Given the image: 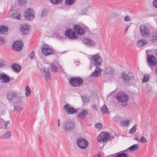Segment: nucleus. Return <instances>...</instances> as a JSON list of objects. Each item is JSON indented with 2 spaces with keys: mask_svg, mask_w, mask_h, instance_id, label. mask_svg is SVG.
<instances>
[{
  "mask_svg": "<svg viewBox=\"0 0 157 157\" xmlns=\"http://www.w3.org/2000/svg\"><path fill=\"white\" fill-rule=\"evenodd\" d=\"M75 125L74 123L70 121H66L63 123V129L66 132H70L74 129Z\"/></svg>",
  "mask_w": 157,
  "mask_h": 157,
  "instance_id": "obj_1",
  "label": "nucleus"
},
{
  "mask_svg": "<svg viewBox=\"0 0 157 157\" xmlns=\"http://www.w3.org/2000/svg\"><path fill=\"white\" fill-rule=\"evenodd\" d=\"M41 50L45 56L52 55L54 53V49L46 44H43L41 46Z\"/></svg>",
  "mask_w": 157,
  "mask_h": 157,
  "instance_id": "obj_2",
  "label": "nucleus"
},
{
  "mask_svg": "<svg viewBox=\"0 0 157 157\" xmlns=\"http://www.w3.org/2000/svg\"><path fill=\"white\" fill-rule=\"evenodd\" d=\"M83 82V80L78 77L71 78L69 80V83L70 85L75 87L79 86L82 84Z\"/></svg>",
  "mask_w": 157,
  "mask_h": 157,
  "instance_id": "obj_3",
  "label": "nucleus"
},
{
  "mask_svg": "<svg viewBox=\"0 0 157 157\" xmlns=\"http://www.w3.org/2000/svg\"><path fill=\"white\" fill-rule=\"evenodd\" d=\"M147 62L148 66L153 70L154 66H155L157 63L156 58L153 55H148L147 58Z\"/></svg>",
  "mask_w": 157,
  "mask_h": 157,
  "instance_id": "obj_4",
  "label": "nucleus"
},
{
  "mask_svg": "<svg viewBox=\"0 0 157 157\" xmlns=\"http://www.w3.org/2000/svg\"><path fill=\"white\" fill-rule=\"evenodd\" d=\"M110 135L107 132H103L100 133L97 138L98 142H105L107 140L110 139Z\"/></svg>",
  "mask_w": 157,
  "mask_h": 157,
  "instance_id": "obj_5",
  "label": "nucleus"
},
{
  "mask_svg": "<svg viewBox=\"0 0 157 157\" xmlns=\"http://www.w3.org/2000/svg\"><path fill=\"white\" fill-rule=\"evenodd\" d=\"M141 34L144 38H146L149 36L150 31L149 29L144 25H141L140 26Z\"/></svg>",
  "mask_w": 157,
  "mask_h": 157,
  "instance_id": "obj_6",
  "label": "nucleus"
},
{
  "mask_svg": "<svg viewBox=\"0 0 157 157\" xmlns=\"http://www.w3.org/2000/svg\"><path fill=\"white\" fill-rule=\"evenodd\" d=\"M25 18L28 20H33L35 18V13L33 9L29 8L26 10L24 13Z\"/></svg>",
  "mask_w": 157,
  "mask_h": 157,
  "instance_id": "obj_7",
  "label": "nucleus"
},
{
  "mask_svg": "<svg viewBox=\"0 0 157 157\" xmlns=\"http://www.w3.org/2000/svg\"><path fill=\"white\" fill-rule=\"evenodd\" d=\"M76 143L79 147L82 149L86 148L88 145L87 141L83 138H78L76 141Z\"/></svg>",
  "mask_w": 157,
  "mask_h": 157,
  "instance_id": "obj_8",
  "label": "nucleus"
},
{
  "mask_svg": "<svg viewBox=\"0 0 157 157\" xmlns=\"http://www.w3.org/2000/svg\"><path fill=\"white\" fill-rule=\"evenodd\" d=\"M91 56V59L93 60L94 66L98 67L101 65L102 59L98 54L95 55Z\"/></svg>",
  "mask_w": 157,
  "mask_h": 157,
  "instance_id": "obj_9",
  "label": "nucleus"
},
{
  "mask_svg": "<svg viewBox=\"0 0 157 157\" xmlns=\"http://www.w3.org/2000/svg\"><path fill=\"white\" fill-rule=\"evenodd\" d=\"M116 98L121 103H124L128 101V97L127 94L124 93H118L116 96Z\"/></svg>",
  "mask_w": 157,
  "mask_h": 157,
  "instance_id": "obj_10",
  "label": "nucleus"
},
{
  "mask_svg": "<svg viewBox=\"0 0 157 157\" xmlns=\"http://www.w3.org/2000/svg\"><path fill=\"white\" fill-rule=\"evenodd\" d=\"M63 110L68 114H72L77 113L78 109L70 106L68 104L64 106Z\"/></svg>",
  "mask_w": 157,
  "mask_h": 157,
  "instance_id": "obj_11",
  "label": "nucleus"
},
{
  "mask_svg": "<svg viewBox=\"0 0 157 157\" xmlns=\"http://www.w3.org/2000/svg\"><path fill=\"white\" fill-rule=\"evenodd\" d=\"M65 34L70 39L74 40L77 38V35H75V33L72 29L67 30L65 33Z\"/></svg>",
  "mask_w": 157,
  "mask_h": 157,
  "instance_id": "obj_12",
  "label": "nucleus"
},
{
  "mask_svg": "<svg viewBox=\"0 0 157 157\" xmlns=\"http://www.w3.org/2000/svg\"><path fill=\"white\" fill-rule=\"evenodd\" d=\"M121 76L124 82L125 83L129 81L133 77L131 73L128 72H123L121 74Z\"/></svg>",
  "mask_w": 157,
  "mask_h": 157,
  "instance_id": "obj_13",
  "label": "nucleus"
},
{
  "mask_svg": "<svg viewBox=\"0 0 157 157\" xmlns=\"http://www.w3.org/2000/svg\"><path fill=\"white\" fill-rule=\"evenodd\" d=\"M23 44L19 41L14 42L13 44L12 47L13 49L16 51H20L23 48Z\"/></svg>",
  "mask_w": 157,
  "mask_h": 157,
  "instance_id": "obj_14",
  "label": "nucleus"
},
{
  "mask_svg": "<svg viewBox=\"0 0 157 157\" xmlns=\"http://www.w3.org/2000/svg\"><path fill=\"white\" fill-rule=\"evenodd\" d=\"M74 30L78 34L80 35L85 34L84 29L78 25H75L73 27Z\"/></svg>",
  "mask_w": 157,
  "mask_h": 157,
  "instance_id": "obj_15",
  "label": "nucleus"
},
{
  "mask_svg": "<svg viewBox=\"0 0 157 157\" xmlns=\"http://www.w3.org/2000/svg\"><path fill=\"white\" fill-rule=\"evenodd\" d=\"M41 72L42 75L46 79L49 78L50 73L49 69L48 68H44L43 69V72L42 71H41Z\"/></svg>",
  "mask_w": 157,
  "mask_h": 157,
  "instance_id": "obj_16",
  "label": "nucleus"
},
{
  "mask_svg": "<svg viewBox=\"0 0 157 157\" xmlns=\"http://www.w3.org/2000/svg\"><path fill=\"white\" fill-rule=\"evenodd\" d=\"M3 80L4 83H7L10 81V76L5 73H1L0 74V80Z\"/></svg>",
  "mask_w": 157,
  "mask_h": 157,
  "instance_id": "obj_17",
  "label": "nucleus"
},
{
  "mask_svg": "<svg viewBox=\"0 0 157 157\" xmlns=\"http://www.w3.org/2000/svg\"><path fill=\"white\" fill-rule=\"evenodd\" d=\"M102 69H101L100 67H97L95 70L92 73V76L94 77H97L101 75Z\"/></svg>",
  "mask_w": 157,
  "mask_h": 157,
  "instance_id": "obj_18",
  "label": "nucleus"
},
{
  "mask_svg": "<svg viewBox=\"0 0 157 157\" xmlns=\"http://www.w3.org/2000/svg\"><path fill=\"white\" fill-rule=\"evenodd\" d=\"M17 94L14 91H10L8 92L7 94V97L9 101H11L12 99L17 97Z\"/></svg>",
  "mask_w": 157,
  "mask_h": 157,
  "instance_id": "obj_19",
  "label": "nucleus"
},
{
  "mask_svg": "<svg viewBox=\"0 0 157 157\" xmlns=\"http://www.w3.org/2000/svg\"><path fill=\"white\" fill-rule=\"evenodd\" d=\"M11 68L13 71L17 73L19 72L21 68V66L20 65L16 63L12 64Z\"/></svg>",
  "mask_w": 157,
  "mask_h": 157,
  "instance_id": "obj_20",
  "label": "nucleus"
},
{
  "mask_svg": "<svg viewBox=\"0 0 157 157\" xmlns=\"http://www.w3.org/2000/svg\"><path fill=\"white\" fill-rule=\"evenodd\" d=\"M88 114V111L85 109H82L79 112L78 117L81 118H83Z\"/></svg>",
  "mask_w": 157,
  "mask_h": 157,
  "instance_id": "obj_21",
  "label": "nucleus"
},
{
  "mask_svg": "<svg viewBox=\"0 0 157 157\" xmlns=\"http://www.w3.org/2000/svg\"><path fill=\"white\" fill-rule=\"evenodd\" d=\"M147 43L146 40L144 39H142L139 40L136 43V46L138 48H140L145 45Z\"/></svg>",
  "mask_w": 157,
  "mask_h": 157,
  "instance_id": "obj_22",
  "label": "nucleus"
},
{
  "mask_svg": "<svg viewBox=\"0 0 157 157\" xmlns=\"http://www.w3.org/2000/svg\"><path fill=\"white\" fill-rule=\"evenodd\" d=\"M21 16L20 13L17 10H14L13 11L11 17H12L18 20L20 19Z\"/></svg>",
  "mask_w": 157,
  "mask_h": 157,
  "instance_id": "obj_23",
  "label": "nucleus"
},
{
  "mask_svg": "<svg viewBox=\"0 0 157 157\" xmlns=\"http://www.w3.org/2000/svg\"><path fill=\"white\" fill-rule=\"evenodd\" d=\"M8 28L4 25L0 26V34H5L7 32Z\"/></svg>",
  "mask_w": 157,
  "mask_h": 157,
  "instance_id": "obj_24",
  "label": "nucleus"
},
{
  "mask_svg": "<svg viewBox=\"0 0 157 157\" xmlns=\"http://www.w3.org/2000/svg\"><path fill=\"white\" fill-rule=\"evenodd\" d=\"M83 43L88 46H92L95 44V42L92 40H89L88 39H84Z\"/></svg>",
  "mask_w": 157,
  "mask_h": 157,
  "instance_id": "obj_25",
  "label": "nucleus"
},
{
  "mask_svg": "<svg viewBox=\"0 0 157 157\" xmlns=\"http://www.w3.org/2000/svg\"><path fill=\"white\" fill-rule=\"evenodd\" d=\"M21 31L23 34H26L28 33V27L26 25H22Z\"/></svg>",
  "mask_w": 157,
  "mask_h": 157,
  "instance_id": "obj_26",
  "label": "nucleus"
},
{
  "mask_svg": "<svg viewBox=\"0 0 157 157\" xmlns=\"http://www.w3.org/2000/svg\"><path fill=\"white\" fill-rule=\"evenodd\" d=\"M114 157H128V156L127 154L124 152H120L115 155Z\"/></svg>",
  "mask_w": 157,
  "mask_h": 157,
  "instance_id": "obj_27",
  "label": "nucleus"
},
{
  "mask_svg": "<svg viewBox=\"0 0 157 157\" xmlns=\"http://www.w3.org/2000/svg\"><path fill=\"white\" fill-rule=\"evenodd\" d=\"M151 40L153 43H155L157 41V33H154L151 38Z\"/></svg>",
  "mask_w": 157,
  "mask_h": 157,
  "instance_id": "obj_28",
  "label": "nucleus"
},
{
  "mask_svg": "<svg viewBox=\"0 0 157 157\" xmlns=\"http://www.w3.org/2000/svg\"><path fill=\"white\" fill-rule=\"evenodd\" d=\"M139 148V145L138 144H134L129 147L128 149H129L130 151H135Z\"/></svg>",
  "mask_w": 157,
  "mask_h": 157,
  "instance_id": "obj_29",
  "label": "nucleus"
},
{
  "mask_svg": "<svg viewBox=\"0 0 157 157\" xmlns=\"http://www.w3.org/2000/svg\"><path fill=\"white\" fill-rule=\"evenodd\" d=\"M101 112L103 113H107L108 114L109 112L108 110V108L105 105H104L101 108Z\"/></svg>",
  "mask_w": 157,
  "mask_h": 157,
  "instance_id": "obj_30",
  "label": "nucleus"
},
{
  "mask_svg": "<svg viewBox=\"0 0 157 157\" xmlns=\"http://www.w3.org/2000/svg\"><path fill=\"white\" fill-rule=\"evenodd\" d=\"M48 11L46 9H44L40 14L41 17H43L48 15Z\"/></svg>",
  "mask_w": 157,
  "mask_h": 157,
  "instance_id": "obj_31",
  "label": "nucleus"
},
{
  "mask_svg": "<svg viewBox=\"0 0 157 157\" xmlns=\"http://www.w3.org/2000/svg\"><path fill=\"white\" fill-rule=\"evenodd\" d=\"M130 121L128 119L125 120L121 122V124L122 126H127L129 125Z\"/></svg>",
  "mask_w": 157,
  "mask_h": 157,
  "instance_id": "obj_32",
  "label": "nucleus"
},
{
  "mask_svg": "<svg viewBox=\"0 0 157 157\" xmlns=\"http://www.w3.org/2000/svg\"><path fill=\"white\" fill-rule=\"evenodd\" d=\"M4 137L7 139H10L11 136V132L10 131H7L3 135Z\"/></svg>",
  "mask_w": 157,
  "mask_h": 157,
  "instance_id": "obj_33",
  "label": "nucleus"
},
{
  "mask_svg": "<svg viewBox=\"0 0 157 157\" xmlns=\"http://www.w3.org/2000/svg\"><path fill=\"white\" fill-rule=\"evenodd\" d=\"M25 95L26 97H28L30 94L31 90L29 89V87L27 86L26 87L25 90Z\"/></svg>",
  "mask_w": 157,
  "mask_h": 157,
  "instance_id": "obj_34",
  "label": "nucleus"
},
{
  "mask_svg": "<svg viewBox=\"0 0 157 157\" xmlns=\"http://www.w3.org/2000/svg\"><path fill=\"white\" fill-rule=\"evenodd\" d=\"M53 4H58L61 3L63 0H50Z\"/></svg>",
  "mask_w": 157,
  "mask_h": 157,
  "instance_id": "obj_35",
  "label": "nucleus"
},
{
  "mask_svg": "<svg viewBox=\"0 0 157 157\" xmlns=\"http://www.w3.org/2000/svg\"><path fill=\"white\" fill-rule=\"evenodd\" d=\"M136 124L133 126L132 128L130 129L129 133L130 134H133L134 133L136 130Z\"/></svg>",
  "mask_w": 157,
  "mask_h": 157,
  "instance_id": "obj_36",
  "label": "nucleus"
},
{
  "mask_svg": "<svg viewBox=\"0 0 157 157\" xmlns=\"http://www.w3.org/2000/svg\"><path fill=\"white\" fill-rule=\"evenodd\" d=\"M75 0H66L65 3L68 5H70L73 4L75 2Z\"/></svg>",
  "mask_w": 157,
  "mask_h": 157,
  "instance_id": "obj_37",
  "label": "nucleus"
},
{
  "mask_svg": "<svg viewBox=\"0 0 157 157\" xmlns=\"http://www.w3.org/2000/svg\"><path fill=\"white\" fill-rule=\"evenodd\" d=\"M51 67H52V71H54V72H55L57 71V68L54 64H51Z\"/></svg>",
  "mask_w": 157,
  "mask_h": 157,
  "instance_id": "obj_38",
  "label": "nucleus"
},
{
  "mask_svg": "<svg viewBox=\"0 0 157 157\" xmlns=\"http://www.w3.org/2000/svg\"><path fill=\"white\" fill-rule=\"evenodd\" d=\"M148 75H145L144 76L142 80V82L143 83L145 82L148 81Z\"/></svg>",
  "mask_w": 157,
  "mask_h": 157,
  "instance_id": "obj_39",
  "label": "nucleus"
},
{
  "mask_svg": "<svg viewBox=\"0 0 157 157\" xmlns=\"http://www.w3.org/2000/svg\"><path fill=\"white\" fill-rule=\"evenodd\" d=\"M26 2V0H19L18 4L19 6H22Z\"/></svg>",
  "mask_w": 157,
  "mask_h": 157,
  "instance_id": "obj_40",
  "label": "nucleus"
},
{
  "mask_svg": "<svg viewBox=\"0 0 157 157\" xmlns=\"http://www.w3.org/2000/svg\"><path fill=\"white\" fill-rule=\"evenodd\" d=\"M95 126L96 128L100 129L102 127V125L101 123H99L96 124Z\"/></svg>",
  "mask_w": 157,
  "mask_h": 157,
  "instance_id": "obj_41",
  "label": "nucleus"
},
{
  "mask_svg": "<svg viewBox=\"0 0 157 157\" xmlns=\"http://www.w3.org/2000/svg\"><path fill=\"white\" fill-rule=\"evenodd\" d=\"M147 142V140L144 136L141 137L140 139V142L145 143Z\"/></svg>",
  "mask_w": 157,
  "mask_h": 157,
  "instance_id": "obj_42",
  "label": "nucleus"
},
{
  "mask_svg": "<svg viewBox=\"0 0 157 157\" xmlns=\"http://www.w3.org/2000/svg\"><path fill=\"white\" fill-rule=\"evenodd\" d=\"M22 109V108L20 106L16 105L14 106V110L17 111H19Z\"/></svg>",
  "mask_w": 157,
  "mask_h": 157,
  "instance_id": "obj_43",
  "label": "nucleus"
},
{
  "mask_svg": "<svg viewBox=\"0 0 157 157\" xmlns=\"http://www.w3.org/2000/svg\"><path fill=\"white\" fill-rule=\"evenodd\" d=\"M87 11V10L86 9L82 10L81 12L79 13V14L80 15H82L85 14Z\"/></svg>",
  "mask_w": 157,
  "mask_h": 157,
  "instance_id": "obj_44",
  "label": "nucleus"
},
{
  "mask_svg": "<svg viewBox=\"0 0 157 157\" xmlns=\"http://www.w3.org/2000/svg\"><path fill=\"white\" fill-rule=\"evenodd\" d=\"M82 99L83 102L84 103L87 102L89 101V99L86 96H83L82 98Z\"/></svg>",
  "mask_w": 157,
  "mask_h": 157,
  "instance_id": "obj_45",
  "label": "nucleus"
},
{
  "mask_svg": "<svg viewBox=\"0 0 157 157\" xmlns=\"http://www.w3.org/2000/svg\"><path fill=\"white\" fill-rule=\"evenodd\" d=\"M112 71V69L110 67H107L106 68L105 70V71L106 73H107L109 74Z\"/></svg>",
  "mask_w": 157,
  "mask_h": 157,
  "instance_id": "obj_46",
  "label": "nucleus"
},
{
  "mask_svg": "<svg viewBox=\"0 0 157 157\" xmlns=\"http://www.w3.org/2000/svg\"><path fill=\"white\" fill-rule=\"evenodd\" d=\"M153 4L154 7L157 9V0H154L153 2Z\"/></svg>",
  "mask_w": 157,
  "mask_h": 157,
  "instance_id": "obj_47",
  "label": "nucleus"
},
{
  "mask_svg": "<svg viewBox=\"0 0 157 157\" xmlns=\"http://www.w3.org/2000/svg\"><path fill=\"white\" fill-rule=\"evenodd\" d=\"M124 20L125 21H128L131 20V17L128 15L126 16L124 18Z\"/></svg>",
  "mask_w": 157,
  "mask_h": 157,
  "instance_id": "obj_48",
  "label": "nucleus"
},
{
  "mask_svg": "<svg viewBox=\"0 0 157 157\" xmlns=\"http://www.w3.org/2000/svg\"><path fill=\"white\" fill-rule=\"evenodd\" d=\"M5 42V40L3 38L0 37V44L4 43Z\"/></svg>",
  "mask_w": 157,
  "mask_h": 157,
  "instance_id": "obj_49",
  "label": "nucleus"
},
{
  "mask_svg": "<svg viewBox=\"0 0 157 157\" xmlns=\"http://www.w3.org/2000/svg\"><path fill=\"white\" fill-rule=\"evenodd\" d=\"M34 56V52L33 51H32L30 55V57L31 59H32L33 58Z\"/></svg>",
  "mask_w": 157,
  "mask_h": 157,
  "instance_id": "obj_50",
  "label": "nucleus"
},
{
  "mask_svg": "<svg viewBox=\"0 0 157 157\" xmlns=\"http://www.w3.org/2000/svg\"><path fill=\"white\" fill-rule=\"evenodd\" d=\"M9 121H6L5 123V129H7V126L8 125V124H9Z\"/></svg>",
  "mask_w": 157,
  "mask_h": 157,
  "instance_id": "obj_51",
  "label": "nucleus"
},
{
  "mask_svg": "<svg viewBox=\"0 0 157 157\" xmlns=\"http://www.w3.org/2000/svg\"><path fill=\"white\" fill-rule=\"evenodd\" d=\"M92 108L95 110H97L98 109V108L97 106L95 104L92 105Z\"/></svg>",
  "mask_w": 157,
  "mask_h": 157,
  "instance_id": "obj_52",
  "label": "nucleus"
},
{
  "mask_svg": "<svg viewBox=\"0 0 157 157\" xmlns=\"http://www.w3.org/2000/svg\"><path fill=\"white\" fill-rule=\"evenodd\" d=\"M4 64V62L2 60H0V67H1Z\"/></svg>",
  "mask_w": 157,
  "mask_h": 157,
  "instance_id": "obj_53",
  "label": "nucleus"
},
{
  "mask_svg": "<svg viewBox=\"0 0 157 157\" xmlns=\"http://www.w3.org/2000/svg\"><path fill=\"white\" fill-rule=\"evenodd\" d=\"M129 26H130V25H127V27H126V29L125 30V33L128 30V29L129 28Z\"/></svg>",
  "mask_w": 157,
  "mask_h": 157,
  "instance_id": "obj_54",
  "label": "nucleus"
},
{
  "mask_svg": "<svg viewBox=\"0 0 157 157\" xmlns=\"http://www.w3.org/2000/svg\"><path fill=\"white\" fill-rule=\"evenodd\" d=\"M134 139L137 141L138 142H140V139H138V138H134Z\"/></svg>",
  "mask_w": 157,
  "mask_h": 157,
  "instance_id": "obj_55",
  "label": "nucleus"
},
{
  "mask_svg": "<svg viewBox=\"0 0 157 157\" xmlns=\"http://www.w3.org/2000/svg\"><path fill=\"white\" fill-rule=\"evenodd\" d=\"M58 127H59L60 126V120L59 119L57 120Z\"/></svg>",
  "mask_w": 157,
  "mask_h": 157,
  "instance_id": "obj_56",
  "label": "nucleus"
},
{
  "mask_svg": "<svg viewBox=\"0 0 157 157\" xmlns=\"http://www.w3.org/2000/svg\"><path fill=\"white\" fill-rule=\"evenodd\" d=\"M155 74L157 75V65L156 66L155 69Z\"/></svg>",
  "mask_w": 157,
  "mask_h": 157,
  "instance_id": "obj_57",
  "label": "nucleus"
},
{
  "mask_svg": "<svg viewBox=\"0 0 157 157\" xmlns=\"http://www.w3.org/2000/svg\"><path fill=\"white\" fill-rule=\"evenodd\" d=\"M94 157H101V156H100L99 155H98L95 156H94Z\"/></svg>",
  "mask_w": 157,
  "mask_h": 157,
  "instance_id": "obj_58",
  "label": "nucleus"
}]
</instances>
